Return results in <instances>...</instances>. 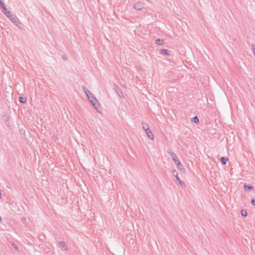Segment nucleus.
<instances>
[{"label":"nucleus","mask_w":255,"mask_h":255,"mask_svg":"<svg viewBox=\"0 0 255 255\" xmlns=\"http://www.w3.org/2000/svg\"><path fill=\"white\" fill-rule=\"evenodd\" d=\"M89 101L91 102L93 107L97 110L98 107L96 106L97 103L98 102L97 98L94 96L93 94L91 95L90 96H88V98Z\"/></svg>","instance_id":"obj_1"},{"label":"nucleus","mask_w":255,"mask_h":255,"mask_svg":"<svg viewBox=\"0 0 255 255\" xmlns=\"http://www.w3.org/2000/svg\"><path fill=\"white\" fill-rule=\"evenodd\" d=\"M172 173L173 176H174L176 178V179L177 180V181L179 182V183L181 186H183V185L185 186L184 183L179 178V177L178 176V173L177 171L176 170H173L172 171Z\"/></svg>","instance_id":"obj_2"},{"label":"nucleus","mask_w":255,"mask_h":255,"mask_svg":"<svg viewBox=\"0 0 255 255\" xmlns=\"http://www.w3.org/2000/svg\"><path fill=\"white\" fill-rule=\"evenodd\" d=\"M114 90L119 97L122 98L124 97V94L123 92L118 86H115Z\"/></svg>","instance_id":"obj_3"},{"label":"nucleus","mask_w":255,"mask_h":255,"mask_svg":"<svg viewBox=\"0 0 255 255\" xmlns=\"http://www.w3.org/2000/svg\"><path fill=\"white\" fill-rule=\"evenodd\" d=\"M11 22L14 24V25L17 26L19 29H22V27H21V25H22V23L20 22L19 18L17 17H15V19L14 20H12Z\"/></svg>","instance_id":"obj_4"},{"label":"nucleus","mask_w":255,"mask_h":255,"mask_svg":"<svg viewBox=\"0 0 255 255\" xmlns=\"http://www.w3.org/2000/svg\"><path fill=\"white\" fill-rule=\"evenodd\" d=\"M167 152L169 154H170V156H171L172 160L174 161L175 163H176L179 161L175 153L171 152L170 150H168Z\"/></svg>","instance_id":"obj_5"},{"label":"nucleus","mask_w":255,"mask_h":255,"mask_svg":"<svg viewBox=\"0 0 255 255\" xmlns=\"http://www.w3.org/2000/svg\"><path fill=\"white\" fill-rule=\"evenodd\" d=\"M0 8L5 16L7 14V13L10 12V11L7 10V8L3 2L0 4Z\"/></svg>","instance_id":"obj_6"},{"label":"nucleus","mask_w":255,"mask_h":255,"mask_svg":"<svg viewBox=\"0 0 255 255\" xmlns=\"http://www.w3.org/2000/svg\"><path fill=\"white\" fill-rule=\"evenodd\" d=\"M143 7V4L141 2H137L134 4V8L136 10H141Z\"/></svg>","instance_id":"obj_7"},{"label":"nucleus","mask_w":255,"mask_h":255,"mask_svg":"<svg viewBox=\"0 0 255 255\" xmlns=\"http://www.w3.org/2000/svg\"><path fill=\"white\" fill-rule=\"evenodd\" d=\"M177 168L180 170L182 172L184 173L185 172V169L183 167L182 164H181V162L179 161L176 163Z\"/></svg>","instance_id":"obj_8"},{"label":"nucleus","mask_w":255,"mask_h":255,"mask_svg":"<svg viewBox=\"0 0 255 255\" xmlns=\"http://www.w3.org/2000/svg\"><path fill=\"white\" fill-rule=\"evenodd\" d=\"M145 131L147 134V136H148V137L149 139H152V140H153L154 139L153 134L152 132H151V130L149 128L146 130H145Z\"/></svg>","instance_id":"obj_9"},{"label":"nucleus","mask_w":255,"mask_h":255,"mask_svg":"<svg viewBox=\"0 0 255 255\" xmlns=\"http://www.w3.org/2000/svg\"><path fill=\"white\" fill-rule=\"evenodd\" d=\"M6 16L11 21L12 20H14L15 19V17H17V16H14L11 11H10L9 13H7V14L6 15Z\"/></svg>","instance_id":"obj_10"},{"label":"nucleus","mask_w":255,"mask_h":255,"mask_svg":"<svg viewBox=\"0 0 255 255\" xmlns=\"http://www.w3.org/2000/svg\"><path fill=\"white\" fill-rule=\"evenodd\" d=\"M82 88H83V90L84 91V92H85V93L86 94L87 98H88V96H91V95H92L93 94H92L88 89H87L86 88L85 86H82Z\"/></svg>","instance_id":"obj_11"},{"label":"nucleus","mask_w":255,"mask_h":255,"mask_svg":"<svg viewBox=\"0 0 255 255\" xmlns=\"http://www.w3.org/2000/svg\"><path fill=\"white\" fill-rule=\"evenodd\" d=\"M82 88H83V90L84 91V92H85V93L86 94L87 98H88V96H91V95H92L93 94H92L88 89H87L86 88L85 86H82Z\"/></svg>","instance_id":"obj_12"},{"label":"nucleus","mask_w":255,"mask_h":255,"mask_svg":"<svg viewBox=\"0 0 255 255\" xmlns=\"http://www.w3.org/2000/svg\"><path fill=\"white\" fill-rule=\"evenodd\" d=\"M82 88H83V90L84 91V92H85V93L86 94L87 98H88V96H91V95H92L93 94H92L88 89H87L86 88L85 86H82Z\"/></svg>","instance_id":"obj_13"},{"label":"nucleus","mask_w":255,"mask_h":255,"mask_svg":"<svg viewBox=\"0 0 255 255\" xmlns=\"http://www.w3.org/2000/svg\"><path fill=\"white\" fill-rule=\"evenodd\" d=\"M82 88H83V90L84 91V92H85V93L86 94L87 98H88V96H91V95H92L93 94H92L88 89H87L86 88L85 86H82Z\"/></svg>","instance_id":"obj_14"},{"label":"nucleus","mask_w":255,"mask_h":255,"mask_svg":"<svg viewBox=\"0 0 255 255\" xmlns=\"http://www.w3.org/2000/svg\"><path fill=\"white\" fill-rule=\"evenodd\" d=\"M253 186L251 185H248L246 184H245L244 185V189L246 191H247L248 192L251 191L253 189Z\"/></svg>","instance_id":"obj_15"},{"label":"nucleus","mask_w":255,"mask_h":255,"mask_svg":"<svg viewBox=\"0 0 255 255\" xmlns=\"http://www.w3.org/2000/svg\"><path fill=\"white\" fill-rule=\"evenodd\" d=\"M160 53L161 54L166 55H167V56L170 55L169 51L168 50H167V49H160Z\"/></svg>","instance_id":"obj_16"},{"label":"nucleus","mask_w":255,"mask_h":255,"mask_svg":"<svg viewBox=\"0 0 255 255\" xmlns=\"http://www.w3.org/2000/svg\"><path fill=\"white\" fill-rule=\"evenodd\" d=\"M191 120V122L194 123H195L197 124H198L199 123V120L197 116L192 118Z\"/></svg>","instance_id":"obj_17"},{"label":"nucleus","mask_w":255,"mask_h":255,"mask_svg":"<svg viewBox=\"0 0 255 255\" xmlns=\"http://www.w3.org/2000/svg\"><path fill=\"white\" fill-rule=\"evenodd\" d=\"M155 43L157 45H161L164 43V41L163 39L158 38L156 39Z\"/></svg>","instance_id":"obj_18"},{"label":"nucleus","mask_w":255,"mask_h":255,"mask_svg":"<svg viewBox=\"0 0 255 255\" xmlns=\"http://www.w3.org/2000/svg\"><path fill=\"white\" fill-rule=\"evenodd\" d=\"M228 160V158L226 157H222L221 158V161L223 165H226Z\"/></svg>","instance_id":"obj_19"},{"label":"nucleus","mask_w":255,"mask_h":255,"mask_svg":"<svg viewBox=\"0 0 255 255\" xmlns=\"http://www.w3.org/2000/svg\"><path fill=\"white\" fill-rule=\"evenodd\" d=\"M241 214L243 217H246L248 215L247 212L245 209H242L241 211Z\"/></svg>","instance_id":"obj_20"},{"label":"nucleus","mask_w":255,"mask_h":255,"mask_svg":"<svg viewBox=\"0 0 255 255\" xmlns=\"http://www.w3.org/2000/svg\"><path fill=\"white\" fill-rule=\"evenodd\" d=\"M59 244L62 248L66 247V248L65 249V251H67L68 250V248L66 246V244L64 242L60 241L59 243Z\"/></svg>","instance_id":"obj_21"},{"label":"nucleus","mask_w":255,"mask_h":255,"mask_svg":"<svg viewBox=\"0 0 255 255\" xmlns=\"http://www.w3.org/2000/svg\"><path fill=\"white\" fill-rule=\"evenodd\" d=\"M141 124L142 125V128L144 130H146L149 128L147 124L143 123V122H142Z\"/></svg>","instance_id":"obj_22"},{"label":"nucleus","mask_w":255,"mask_h":255,"mask_svg":"<svg viewBox=\"0 0 255 255\" xmlns=\"http://www.w3.org/2000/svg\"><path fill=\"white\" fill-rule=\"evenodd\" d=\"M19 101L21 103L24 104L26 102V98L25 97H20L19 98Z\"/></svg>","instance_id":"obj_23"},{"label":"nucleus","mask_w":255,"mask_h":255,"mask_svg":"<svg viewBox=\"0 0 255 255\" xmlns=\"http://www.w3.org/2000/svg\"><path fill=\"white\" fill-rule=\"evenodd\" d=\"M252 49L253 50V53L255 56V45L253 44L252 46Z\"/></svg>","instance_id":"obj_24"},{"label":"nucleus","mask_w":255,"mask_h":255,"mask_svg":"<svg viewBox=\"0 0 255 255\" xmlns=\"http://www.w3.org/2000/svg\"><path fill=\"white\" fill-rule=\"evenodd\" d=\"M251 204L255 206V197L251 200Z\"/></svg>","instance_id":"obj_25"},{"label":"nucleus","mask_w":255,"mask_h":255,"mask_svg":"<svg viewBox=\"0 0 255 255\" xmlns=\"http://www.w3.org/2000/svg\"><path fill=\"white\" fill-rule=\"evenodd\" d=\"M12 245L14 249H16V250H18V247L17 246V245H16V244H15L13 243Z\"/></svg>","instance_id":"obj_26"},{"label":"nucleus","mask_w":255,"mask_h":255,"mask_svg":"<svg viewBox=\"0 0 255 255\" xmlns=\"http://www.w3.org/2000/svg\"><path fill=\"white\" fill-rule=\"evenodd\" d=\"M62 59L64 60V61H66L67 60V57L66 56H62Z\"/></svg>","instance_id":"obj_27"},{"label":"nucleus","mask_w":255,"mask_h":255,"mask_svg":"<svg viewBox=\"0 0 255 255\" xmlns=\"http://www.w3.org/2000/svg\"><path fill=\"white\" fill-rule=\"evenodd\" d=\"M1 198H2L1 191L0 190V198L1 199Z\"/></svg>","instance_id":"obj_28"},{"label":"nucleus","mask_w":255,"mask_h":255,"mask_svg":"<svg viewBox=\"0 0 255 255\" xmlns=\"http://www.w3.org/2000/svg\"><path fill=\"white\" fill-rule=\"evenodd\" d=\"M3 2L2 1V0H0V4L1 3H3Z\"/></svg>","instance_id":"obj_29"}]
</instances>
